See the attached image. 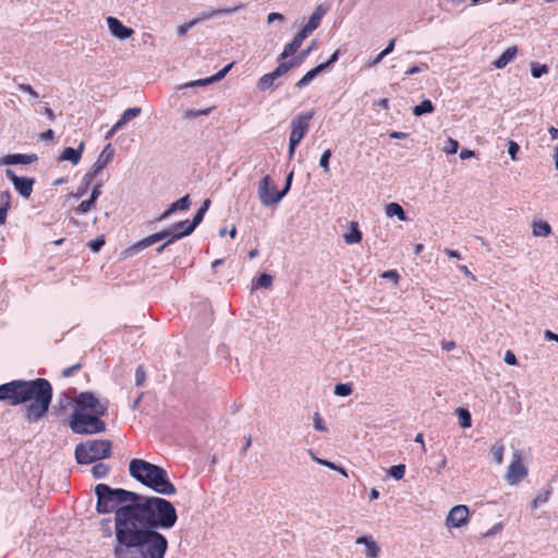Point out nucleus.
Masks as SVG:
<instances>
[{
  "label": "nucleus",
  "mask_w": 558,
  "mask_h": 558,
  "mask_svg": "<svg viewBox=\"0 0 558 558\" xmlns=\"http://www.w3.org/2000/svg\"><path fill=\"white\" fill-rule=\"evenodd\" d=\"M352 385L351 384H338L335 386V395L340 397H347L352 393Z\"/></svg>",
  "instance_id": "obj_37"
},
{
  "label": "nucleus",
  "mask_w": 558,
  "mask_h": 558,
  "mask_svg": "<svg viewBox=\"0 0 558 558\" xmlns=\"http://www.w3.org/2000/svg\"><path fill=\"white\" fill-rule=\"evenodd\" d=\"M178 521L174 506L158 496L137 494L135 504L118 512L117 558H165L168 541L159 530H170Z\"/></svg>",
  "instance_id": "obj_1"
},
{
  "label": "nucleus",
  "mask_w": 558,
  "mask_h": 558,
  "mask_svg": "<svg viewBox=\"0 0 558 558\" xmlns=\"http://www.w3.org/2000/svg\"><path fill=\"white\" fill-rule=\"evenodd\" d=\"M38 160V157L36 154H29V155H25V154H12V155H7L4 156L0 162L2 165H7V166H10V165H31L35 161Z\"/></svg>",
  "instance_id": "obj_17"
},
{
  "label": "nucleus",
  "mask_w": 558,
  "mask_h": 558,
  "mask_svg": "<svg viewBox=\"0 0 558 558\" xmlns=\"http://www.w3.org/2000/svg\"><path fill=\"white\" fill-rule=\"evenodd\" d=\"M323 71H325L324 65H317L314 69L306 72V74L296 82L298 88H303L310 84L312 80H314L318 74H320Z\"/></svg>",
  "instance_id": "obj_26"
},
{
  "label": "nucleus",
  "mask_w": 558,
  "mask_h": 558,
  "mask_svg": "<svg viewBox=\"0 0 558 558\" xmlns=\"http://www.w3.org/2000/svg\"><path fill=\"white\" fill-rule=\"evenodd\" d=\"M97 173H94V168H92L83 177L82 183L85 187H87Z\"/></svg>",
  "instance_id": "obj_58"
},
{
  "label": "nucleus",
  "mask_w": 558,
  "mask_h": 558,
  "mask_svg": "<svg viewBox=\"0 0 558 558\" xmlns=\"http://www.w3.org/2000/svg\"><path fill=\"white\" fill-rule=\"evenodd\" d=\"M544 337H545V339H547V340H549V341H556V342H558V335H557V333H555V332H553V331H550V330H546V331L544 332Z\"/></svg>",
  "instance_id": "obj_64"
},
{
  "label": "nucleus",
  "mask_w": 558,
  "mask_h": 558,
  "mask_svg": "<svg viewBox=\"0 0 558 558\" xmlns=\"http://www.w3.org/2000/svg\"><path fill=\"white\" fill-rule=\"evenodd\" d=\"M10 199H11V194L9 191H4V192L0 193V201L3 203L4 207L10 208Z\"/></svg>",
  "instance_id": "obj_61"
},
{
  "label": "nucleus",
  "mask_w": 558,
  "mask_h": 558,
  "mask_svg": "<svg viewBox=\"0 0 558 558\" xmlns=\"http://www.w3.org/2000/svg\"><path fill=\"white\" fill-rule=\"evenodd\" d=\"M405 473V465L404 464H397L392 465L388 470V474L392 476L396 480H401L404 476Z\"/></svg>",
  "instance_id": "obj_39"
},
{
  "label": "nucleus",
  "mask_w": 558,
  "mask_h": 558,
  "mask_svg": "<svg viewBox=\"0 0 558 558\" xmlns=\"http://www.w3.org/2000/svg\"><path fill=\"white\" fill-rule=\"evenodd\" d=\"M549 69L546 64L532 63L531 74L534 78L541 77L543 74L548 73Z\"/></svg>",
  "instance_id": "obj_38"
},
{
  "label": "nucleus",
  "mask_w": 558,
  "mask_h": 558,
  "mask_svg": "<svg viewBox=\"0 0 558 558\" xmlns=\"http://www.w3.org/2000/svg\"><path fill=\"white\" fill-rule=\"evenodd\" d=\"M527 475V469L522 462V454L520 450H514L512 453V461L508 466L506 473V481L509 485H517Z\"/></svg>",
  "instance_id": "obj_9"
},
{
  "label": "nucleus",
  "mask_w": 558,
  "mask_h": 558,
  "mask_svg": "<svg viewBox=\"0 0 558 558\" xmlns=\"http://www.w3.org/2000/svg\"><path fill=\"white\" fill-rule=\"evenodd\" d=\"M177 230H174V225L167 229V230H162L160 232H157V233H154L138 242H136L135 244H133L132 246H130L129 248L125 250V254L126 255H134L136 253H138L140 251L161 241V240H168L169 238L172 236V234L175 232Z\"/></svg>",
  "instance_id": "obj_10"
},
{
  "label": "nucleus",
  "mask_w": 558,
  "mask_h": 558,
  "mask_svg": "<svg viewBox=\"0 0 558 558\" xmlns=\"http://www.w3.org/2000/svg\"><path fill=\"white\" fill-rule=\"evenodd\" d=\"M101 417L102 415L73 412L69 422V426L75 434H99L106 430V423L101 420Z\"/></svg>",
  "instance_id": "obj_6"
},
{
  "label": "nucleus",
  "mask_w": 558,
  "mask_h": 558,
  "mask_svg": "<svg viewBox=\"0 0 558 558\" xmlns=\"http://www.w3.org/2000/svg\"><path fill=\"white\" fill-rule=\"evenodd\" d=\"M114 155V150L111 146V144H107L100 155L98 156L95 163L92 166L94 168V173L100 172L102 169H105L108 163L111 161L112 157Z\"/></svg>",
  "instance_id": "obj_18"
},
{
  "label": "nucleus",
  "mask_w": 558,
  "mask_h": 558,
  "mask_svg": "<svg viewBox=\"0 0 558 558\" xmlns=\"http://www.w3.org/2000/svg\"><path fill=\"white\" fill-rule=\"evenodd\" d=\"M275 78H272V76L267 73V74H264L257 82V88L260 90V92H265V90H268V89H271L274 88V85H275Z\"/></svg>",
  "instance_id": "obj_35"
},
{
  "label": "nucleus",
  "mask_w": 558,
  "mask_h": 558,
  "mask_svg": "<svg viewBox=\"0 0 558 558\" xmlns=\"http://www.w3.org/2000/svg\"><path fill=\"white\" fill-rule=\"evenodd\" d=\"M381 277L385 279L393 280L395 283H398L399 275L396 270H387L381 274Z\"/></svg>",
  "instance_id": "obj_59"
},
{
  "label": "nucleus",
  "mask_w": 558,
  "mask_h": 558,
  "mask_svg": "<svg viewBox=\"0 0 558 558\" xmlns=\"http://www.w3.org/2000/svg\"><path fill=\"white\" fill-rule=\"evenodd\" d=\"M355 544L364 545V555L368 558H378L380 547L377 542L368 535L360 536L355 539Z\"/></svg>",
  "instance_id": "obj_16"
},
{
  "label": "nucleus",
  "mask_w": 558,
  "mask_h": 558,
  "mask_svg": "<svg viewBox=\"0 0 558 558\" xmlns=\"http://www.w3.org/2000/svg\"><path fill=\"white\" fill-rule=\"evenodd\" d=\"M458 148H459V143L458 141L449 137L446 142V145L444 146L442 150L448 154V155H452V154H456L458 151Z\"/></svg>",
  "instance_id": "obj_44"
},
{
  "label": "nucleus",
  "mask_w": 558,
  "mask_h": 558,
  "mask_svg": "<svg viewBox=\"0 0 558 558\" xmlns=\"http://www.w3.org/2000/svg\"><path fill=\"white\" fill-rule=\"evenodd\" d=\"M331 157V150L326 149L319 158V167L324 170V172H329V160Z\"/></svg>",
  "instance_id": "obj_43"
},
{
  "label": "nucleus",
  "mask_w": 558,
  "mask_h": 558,
  "mask_svg": "<svg viewBox=\"0 0 558 558\" xmlns=\"http://www.w3.org/2000/svg\"><path fill=\"white\" fill-rule=\"evenodd\" d=\"M458 417H459V424L462 428H469L472 425V418L469 410L459 408L457 410Z\"/></svg>",
  "instance_id": "obj_34"
},
{
  "label": "nucleus",
  "mask_w": 558,
  "mask_h": 558,
  "mask_svg": "<svg viewBox=\"0 0 558 558\" xmlns=\"http://www.w3.org/2000/svg\"><path fill=\"white\" fill-rule=\"evenodd\" d=\"M100 530L104 536H114V527L111 526V519H104L100 522Z\"/></svg>",
  "instance_id": "obj_42"
},
{
  "label": "nucleus",
  "mask_w": 558,
  "mask_h": 558,
  "mask_svg": "<svg viewBox=\"0 0 558 558\" xmlns=\"http://www.w3.org/2000/svg\"><path fill=\"white\" fill-rule=\"evenodd\" d=\"M101 186H102V183L101 182H98L94 185L93 190H92V193H90V196L89 198L93 199L95 203L97 201V198L100 196L101 194Z\"/></svg>",
  "instance_id": "obj_56"
},
{
  "label": "nucleus",
  "mask_w": 558,
  "mask_h": 558,
  "mask_svg": "<svg viewBox=\"0 0 558 558\" xmlns=\"http://www.w3.org/2000/svg\"><path fill=\"white\" fill-rule=\"evenodd\" d=\"M302 43L296 39L295 37L290 41L288 43L286 46H284V49L283 51L280 53L278 60H284L287 59L288 57H290L291 54H293L294 52L298 51V49L301 47Z\"/></svg>",
  "instance_id": "obj_30"
},
{
  "label": "nucleus",
  "mask_w": 558,
  "mask_h": 558,
  "mask_svg": "<svg viewBox=\"0 0 558 558\" xmlns=\"http://www.w3.org/2000/svg\"><path fill=\"white\" fill-rule=\"evenodd\" d=\"M325 14L326 9H324L322 4L317 5L314 12L312 13L311 17L308 19L307 23L305 24L307 28L315 31L319 26L320 21Z\"/></svg>",
  "instance_id": "obj_23"
},
{
  "label": "nucleus",
  "mask_w": 558,
  "mask_h": 558,
  "mask_svg": "<svg viewBox=\"0 0 558 558\" xmlns=\"http://www.w3.org/2000/svg\"><path fill=\"white\" fill-rule=\"evenodd\" d=\"M232 66H233V63H229L225 68H222L220 71H218L216 74H214L213 76L190 82V83L183 85L182 87L203 86V85L211 84L214 82H218L227 75V73L231 70Z\"/></svg>",
  "instance_id": "obj_20"
},
{
  "label": "nucleus",
  "mask_w": 558,
  "mask_h": 558,
  "mask_svg": "<svg viewBox=\"0 0 558 558\" xmlns=\"http://www.w3.org/2000/svg\"><path fill=\"white\" fill-rule=\"evenodd\" d=\"M344 241L348 244L360 243L362 241V232L359 229V225L355 221L350 223V230L344 234Z\"/></svg>",
  "instance_id": "obj_25"
},
{
  "label": "nucleus",
  "mask_w": 558,
  "mask_h": 558,
  "mask_svg": "<svg viewBox=\"0 0 558 558\" xmlns=\"http://www.w3.org/2000/svg\"><path fill=\"white\" fill-rule=\"evenodd\" d=\"M146 373L144 371L143 365H138L135 371V384L136 386H142L145 383Z\"/></svg>",
  "instance_id": "obj_49"
},
{
  "label": "nucleus",
  "mask_w": 558,
  "mask_h": 558,
  "mask_svg": "<svg viewBox=\"0 0 558 558\" xmlns=\"http://www.w3.org/2000/svg\"><path fill=\"white\" fill-rule=\"evenodd\" d=\"M314 117V111L301 112L292 119L289 137V158L291 159L294 155L296 146L300 144L302 138L306 135L310 130V122Z\"/></svg>",
  "instance_id": "obj_8"
},
{
  "label": "nucleus",
  "mask_w": 558,
  "mask_h": 558,
  "mask_svg": "<svg viewBox=\"0 0 558 558\" xmlns=\"http://www.w3.org/2000/svg\"><path fill=\"white\" fill-rule=\"evenodd\" d=\"M427 69H428V65L426 63H422L421 65H413L405 72V75H408V76L414 75V74L420 73L421 71L427 70Z\"/></svg>",
  "instance_id": "obj_54"
},
{
  "label": "nucleus",
  "mask_w": 558,
  "mask_h": 558,
  "mask_svg": "<svg viewBox=\"0 0 558 558\" xmlns=\"http://www.w3.org/2000/svg\"><path fill=\"white\" fill-rule=\"evenodd\" d=\"M80 368H81V364L80 363L74 364V365H72L70 367H66V368L63 369L62 376L65 377V378L70 377L75 371H77Z\"/></svg>",
  "instance_id": "obj_60"
},
{
  "label": "nucleus",
  "mask_w": 558,
  "mask_h": 558,
  "mask_svg": "<svg viewBox=\"0 0 558 558\" xmlns=\"http://www.w3.org/2000/svg\"><path fill=\"white\" fill-rule=\"evenodd\" d=\"M339 59V50H336L329 58L328 61L322 63L320 65L325 66V70L328 69L332 63H335Z\"/></svg>",
  "instance_id": "obj_62"
},
{
  "label": "nucleus",
  "mask_w": 558,
  "mask_h": 558,
  "mask_svg": "<svg viewBox=\"0 0 558 558\" xmlns=\"http://www.w3.org/2000/svg\"><path fill=\"white\" fill-rule=\"evenodd\" d=\"M385 213L388 217L396 216L400 221L408 220L404 209L398 203H389L385 208Z\"/></svg>",
  "instance_id": "obj_24"
},
{
  "label": "nucleus",
  "mask_w": 558,
  "mask_h": 558,
  "mask_svg": "<svg viewBox=\"0 0 558 558\" xmlns=\"http://www.w3.org/2000/svg\"><path fill=\"white\" fill-rule=\"evenodd\" d=\"M112 444L106 439H89L75 447V459L80 464H89L109 458Z\"/></svg>",
  "instance_id": "obj_5"
},
{
  "label": "nucleus",
  "mask_w": 558,
  "mask_h": 558,
  "mask_svg": "<svg viewBox=\"0 0 558 558\" xmlns=\"http://www.w3.org/2000/svg\"><path fill=\"white\" fill-rule=\"evenodd\" d=\"M292 178H293V172L289 173V175L287 177L283 189L281 191L277 192V199H279V202L289 192V190L291 187V183H292Z\"/></svg>",
  "instance_id": "obj_48"
},
{
  "label": "nucleus",
  "mask_w": 558,
  "mask_h": 558,
  "mask_svg": "<svg viewBox=\"0 0 558 558\" xmlns=\"http://www.w3.org/2000/svg\"><path fill=\"white\" fill-rule=\"evenodd\" d=\"M299 62L294 61V60H290V61H284V62H281L272 72H270L269 74L272 76V78L277 80L279 78L280 76L284 75L286 73H288L292 68H294Z\"/></svg>",
  "instance_id": "obj_29"
},
{
  "label": "nucleus",
  "mask_w": 558,
  "mask_h": 558,
  "mask_svg": "<svg viewBox=\"0 0 558 558\" xmlns=\"http://www.w3.org/2000/svg\"><path fill=\"white\" fill-rule=\"evenodd\" d=\"M109 401L99 399L90 391L78 393L73 399V412L88 413L105 416L108 412Z\"/></svg>",
  "instance_id": "obj_7"
},
{
  "label": "nucleus",
  "mask_w": 558,
  "mask_h": 558,
  "mask_svg": "<svg viewBox=\"0 0 558 558\" xmlns=\"http://www.w3.org/2000/svg\"><path fill=\"white\" fill-rule=\"evenodd\" d=\"M141 112H142V109L140 107L128 108L122 113L120 119L117 121L118 122V126L117 128H123L131 120H133L134 118L138 117L141 114Z\"/></svg>",
  "instance_id": "obj_28"
},
{
  "label": "nucleus",
  "mask_w": 558,
  "mask_h": 558,
  "mask_svg": "<svg viewBox=\"0 0 558 558\" xmlns=\"http://www.w3.org/2000/svg\"><path fill=\"white\" fill-rule=\"evenodd\" d=\"M272 286V276L262 274L256 280V287L269 289Z\"/></svg>",
  "instance_id": "obj_41"
},
{
  "label": "nucleus",
  "mask_w": 558,
  "mask_h": 558,
  "mask_svg": "<svg viewBox=\"0 0 558 558\" xmlns=\"http://www.w3.org/2000/svg\"><path fill=\"white\" fill-rule=\"evenodd\" d=\"M52 393V386L45 378L16 379L0 385V401H5L12 407L26 404L25 418L31 424L47 415Z\"/></svg>",
  "instance_id": "obj_2"
},
{
  "label": "nucleus",
  "mask_w": 558,
  "mask_h": 558,
  "mask_svg": "<svg viewBox=\"0 0 558 558\" xmlns=\"http://www.w3.org/2000/svg\"><path fill=\"white\" fill-rule=\"evenodd\" d=\"M109 471H110L109 465L105 464L102 462L96 463L92 469V473L95 478L106 477L108 475Z\"/></svg>",
  "instance_id": "obj_36"
},
{
  "label": "nucleus",
  "mask_w": 558,
  "mask_h": 558,
  "mask_svg": "<svg viewBox=\"0 0 558 558\" xmlns=\"http://www.w3.org/2000/svg\"><path fill=\"white\" fill-rule=\"evenodd\" d=\"M83 143L80 144L78 148L66 147L63 149L59 157L60 161H71L73 165H77L81 160L83 153Z\"/></svg>",
  "instance_id": "obj_22"
},
{
  "label": "nucleus",
  "mask_w": 558,
  "mask_h": 558,
  "mask_svg": "<svg viewBox=\"0 0 558 558\" xmlns=\"http://www.w3.org/2000/svg\"><path fill=\"white\" fill-rule=\"evenodd\" d=\"M138 493L123 488H112L107 484H97L95 495L97 497L96 510L98 513H114V543H117L118 512L125 506L135 504Z\"/></svg>",
  "instance_id": "obj_4"
},
{
  "label": "nucleus",
  "mask_w": 558,
  "mask_h": 558,
  "mask_svg": "<svg viewBox=\"0 0 558 558\" xmlns=\"http://www.w3.org/2000/svg\"><path fill=\"white\" fill-rule=\"evenodd\" d=\"M434 111V105L430 100L425 99L420 105L413 108V114L420 117L424 113H432Z\"/></svg>",
  "instance_id": "obj_32"
},
{
  "label": "nucleus",
  "mask_w": 558,
  "mask_h": 558,
  "mask_svg": "<svg viewBox=\"0 0 558 558\" xmlns=\"http://www.w3.org/2000/svg\"><path fill=\"white\" fill-rule=\"evenodd\" d=\"M314 31H312L311 28H307L306 25H304V27L294 36L296 39H299L301 43H303V40L305 38H307L310 36V34H312Z\"/></svg>",
  "instance_id": "obj_55"
},
{
  "label": "nucleus",
  "mask_w": 558,
  "mask_h": 558,
  "mask_svg": "<svg viewBox=\"0 0 558 558\" xmlns=\"http://www.w3.org/2000/svg\"><path fill=\"white\" fill-rule=\"evenodd\" d=\"M271 179L269 175H265L258 185V197L264 206H272L279 203L277 199V192L270 187Z\"/></svg>",
  "instance_id": "obj_13"
},
{
  "label": "nucleus",
  "mask_w": 558,
  "mask_h": 558,
  "mask_svg": "<svg viewBox=\"0 0 558 558\" xmlns=\"http://www.w3.org/2000/svg\"><path fill=\"white\" fill-rule=\"evenodd\" d=\"M5 175L14 185V189L17 193L24 197L28 198L33 192V185L35 180L33 178L27 177H17L12 170L8 169L5 171Z\"/></svg>",
  "instance_id": "obj_12"
},
{
  "label": "nucleus",
  "mask_w": 558,
  "mask_h": 558,
  "mask_svg": "<svg viewBox=\"0 0 558 558\" xmlns=\"http://www.w3.org/2000/svg\"><path fill=\"white\" fill-rule=\"evenodd\" d=\"M197 21L198 20H193V21H191L189 23H184L183 25H180L178 27V35L179 36H184L187 33V31L190 28H192L197 23Z\"/></svg>",
  "instance_id": "obj_53"
},
{
  "label": "nucleus",
  "mask_w": 558,
  "mask_h": 558,
  "mask_svg": "<svg viewBox=\"0 0 558 558\" xmlns=\"http://www.w3.org/2000/svg\"><path fill=\"white\" fill-rule=\"evenodd\" d=\"M88 247L93 251V252H98L100 251V248L105 245V239L104 236H99L90 242H88Z\"/></svg>",
  "instance_id": "obj_50"
},
{
  "label": "nucleus",
  "mask_w": 558,
  "mask_h": 558,
  "mask_svg": "<svg viewBox=\"0 0 558 558\" xmlns=\"http://www.w3.org/2000/svg\"><path fill=\"white\" fill-rule=\"evenodd\" d=\"M549 495H550V492L549 490H545V492H542L539 493L533 500H532V508H537L539 505H543L545 502H547L548 498H549Z\"/></svg>",
  "instance_id": "obj_45"
},
{
  "label": "nucleus",
  "mask_w": 558,
  "mask_h": 558,
  "mask_svg": "<svg viewBox=\"0 0 558 558\" xmlns=\"http://www.w3.org/2000/svg\"><path fill=\"white\" fill-rule=\"evenodd\" d=\"M520 150V146L514 141L508 142V154L512 160L517 159V154Z\"/></svg>",
  "instance_id": "obj_52"
},
{
  "label": "nucleus",
  "mask_w": 558,
  "mask_h": 558,
  "mask_svg": "<svg viewBox=\"0 0 558 558\" xmlns=\"http://www.w3.org/2000/svg\"><path fill=\"white\" fill-rule=\"evenodd\" d=\"M470 511L464 505H457L452 507L446 518V525L448 527H461L469 522Z\"/></svg>",
  "instance_id": "obj_11"
},
{
  "label": "nucleus",
  "mask_w": 558,
  "mask_h": 558,
  "mask_svg": "<svg viewBox=\"0 0 558 558\" xmlns=\"http://www.w3.org/2000/svg\"><path fill=\"white\" fill-rule=\"evenodd\" d=\"M242 7L239 5V7H233V8H225V9H218V10H213L208 13H205L201 20H208V19H211L214 16H219V15H230L232 13H235L236 11H239Z\"/></svg>",
  "instance_id": "obj_31"
},
{
  "label": "nucleus",
  "mask_w": 558,
  "mask_h": 558,
  "mask_svg": "<svg viewBox=\"0 0 558 558\" xmlns=\"http://www.w3.org/2000/svg\"><path fill=\"white\" fill-rule=\"evenodd\" d=\"M17 88L23 93L29 94V96L34 99H37L39 97L38 93L28 84H19Z\"/></svg>",
  "instance_id": "obj_51"
},
{
  "label": "nucleus",
  "mask_w": 558,
  "mask_h": 558,
  "mask_svg": "<svg viewBox=\"0 0 558 558\" xmlns=\"http://www.w3.org/2000/svg\"><path fill=\"white\" fill-rule=\"evenodd\" d=\"M204 209H198L192 221L183 220L174 225L175 235L173 239H181L191 234L204 218Z\"/></svg>",
  "instance_id": "obj_14"
},
{
  "label": "nucleus",
  "mask_w": 558,
  "mask_h": 558,
  "mask_svg": "<svg viewBox=\"0 0 558 558\" xmlns=\"http://www.w3.org/2000/svg\"><path fill=\"white\" fill-rule=\"evenodd\" d=\"M518 48L517 46L508 47L495 61L494 65L496 69L506 68L511 61H513L517 57Z\"/></svg>",
  "instance_id": "obj_21"
},
{
  "label": "nucleus",
  "mask_w": 558,
  "mask_h": 558,
  "mask_svg": "<svg viewBox=\"0 0 558 558\" xmlns=\"http://www.w3.org/2000/svg\"><path fill=\"white\" fill-rule=\"evenodd\" d=\"M9 207L0 206V226L7 222Z\"/></svg>",
  "instance_id": "obj_63"
},
{
  "label": "nucleus",
  "mask_w": 558,
  "mask_h": 558,
  "mask_svg": "<svg viewBox=\"0 0 558 558\" xmlns=\"http://www.w3.org/2000/svg\"><path fill=\"white\" fill-rule=\"evenodd\" d=\"M129 473L134 480L159 495L173 496L177 493L167 471L159 465L143 459H132L129 464Z\"/></svg>",
  "instance_id": "obj_3"
},
{
  "label": "nucleus",
  "mask_w": 558,
  "mask_h": 558,
  "mask_svg": "<svg viewBox=\"0 0 558 558\" xmlns=\"http://www.w3.org/2000/svg\"><path fill=\"white\" fill-rule=\"evenodd\" d=\"M95 202L90 198L86 199V201H83L76 208H75V213L77 215H83V214H86L88 213L92 208L95 207Z\"/></svg>",
  "instance_id": "obj_40"
},
{
  "label": "nucleus",
  "mask_w": 558,
  "mask_h": 558,
  "mask_svg": "<svg viewBox=\"0 0 558 558\" xmlns=\"http://www.w3.org/2000/svg\"><path fill=\"white\" fill-rule=\"evenodd\" d=\"M107 25L111 35L120 40H124L133 35V29L122 24L120 20L113 16L107 17Z\"/></svg>",
  "instance_id": "obj_15"
},
{
  "label": "nucleus",
  "mask_w": 558,
  "mask_h": 558,
  "mask_svg": "<svg viewBox=\"0 0 558 558\" xmlns=\"http://www.w3.org/2000/svg\"><path fill=\"white\" fill-rule=\"evenodd\" d=\"M191 206V201H190V196L189 195H185L181 198H179L178 201H175L174 203H172L168 209H166L160 216L159 218L157 219L158 221H161V220H165L167 218H169L173 213L178 211V210H186L189 209Z\"/></svg>",
  "instance_id": "obj_19"
},
{
  "label": "nucleus",
  "mask_w": 558,
  "mask_h": 558,
  "mask_svg": "<svg viewBox=\"0 0 558 558\" xmlns=\"http://www.w3.org/2000/svg\"><path fill=\"white\" fill-rule=\"evenodd\" d=\"M505 446L500 442H495L490 447V454L497 464H501L504 461Z\"/></svg>",
  "instance_id": "obj_33"
},
{
  "label": "nucleus",
  "mask_w": 558,
  "mask_h": 558,
  "mask_svg": "<svg viewBox=\"0 0 558 558\" xmlns=\"http://www.w3.org/2000/svg\"><path fill=\"white\" fill-rule=\"evenodd\" d=\"M314 428L318 432H327V426L318 412L313 416Z\"/></svg>",
  "instance_id": "obj_46"
},
{
  "label": "nucleus",
  "mask_w": 558,
  "mask_h": 558,
  "mask_svg": "<svg viewBox=\"0 0 558 558\" xmlns=\"http://www.w3.org/2000/svg\"><path fill=\"white\" fill-rule=\"evenodd\" d=\"M532 233L534 236H543L546 238L551 233V227L546 221H534L532 223Z\"/></svg>",
  "instance_id": "obj_27"
},
{
  "label": "nucleus",
  "mask_w": 558,
  "mask_h": 558,
  "mask_svg": "<svg viewBox=\"0 0 558 558\" xmlns=\"http://www.w3.org/2000/svg\"><path fill=\"white\" fill-rule=\"evenodd\" d=\"M504 361L508 365H515L518 363L514 353L510 350L506 351Z\"/></svg>",
  "instance_id": "obj_57"
},
{
  "label": "nucleus",
  "mask_w": 558,
  "mask_h": 558,
  "mask_svg": "<svg viewBox=\"0 0 558 558\" xmlns=\"http://www.w3.org/2000/svg\"><path fill=\"white\" fill-rule=\"evenodd\" d=\"M211 111V108H206L202 110L196 109H187L184 113L185 118H197L201 116H207Z\"/></svg>",
  "instance_id": "obj_47"
}]
</instances>
